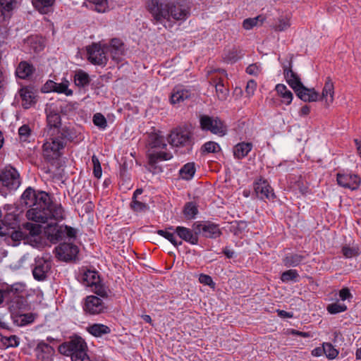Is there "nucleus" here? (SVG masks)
Wrapping results in <instances>:
<instances>
[{"label": "nucleus", "instance_id": "obj_1", "mask_svg": "<svg viewBox=\"0 0 361 361\" xmlns=\"http://www.w3.org/2000/svg\"><path fill=\"white\" fill-rule=\"evenodd\" d=\"M26 206L31 207L26 213L29 220L38 223H48L49 220L60 221L64 219V211L61 205L52 202L49 195L44 191H36L27 188L21 196Z\"/></svg>", "mask_w": 361, "mask_h": 361}, {"label": "nucleus", "instance_id": "obj_2", "mask_svg": "<svg viewBox=\"0 0 361 361\" xmlns=\"http://www.w3.org/2000/svg\"><path fill=\"white\" fill-rule=\"evenodd\" d=\"M145 8L154 25L171 20L183 23L191 15L192 2L190 0H147Z\"/></svg>", "mask_w": 361, "mask_h": 361}, {"label": "nucleus", "instance_id": "obj_3", "mask_svg": "<svg viewBox=\"0 0 361 361\" xmlns=\"http://www.w3.org/2000/svg\"><path fill=\"white\" fill-rule=\"evenodd\" d=\"M60 135L52 138L51 142H47L43 145V156L44 159L51 163H54L63 154L62 150L68 142L67 130L66 127L62 128Z\"/></svg>", "mask_w": 361, "mask_h": 361}, {"label": "nucleus", "instance_id": "obj_4", "mask_svg": "<svg viewBox=\"0 0 361 361\" xmlns=\"http://www.w3.org/2000/svg\"><path fill=\"white\" fill-rule=\"evenodd\" d=\"M169 143L173 147L185 148L183 153H190L194 145L192 132L186 127H177L173 129L168 138Z\"/></svg>", "mask_w": 361, "mask_h": 361}, {"label": "nucleus", "instance_id": "obj_5", "mask_svg": "<svg viewBox=\"0 0 361 361\" xmlns=\"http://www.w3.org/2000/svg\"><path fill=\"white\" fill-rule=\"evenodd\" d=\"M200 126L204 131H209L212 134L220 137L227 133V126L219 117L208 115H200L199 118Z\"/></svg>", "mask_w": 361, "mask_h": 361}, {"label": "nucleus", "instance_id": "obj_6", "mask_svg": "<svg viewBox=\"0 0 361 361\" xmlns=\"http://www.w3.org/2000/svg\"><path fill=\"white\" fill-rule=\"evenodd\" d=\"M81 280L85 286L91 287L97 295L102 298L108 297L106 287L102 283L98 271L88 269L81 275Z\"/></svg>", "mask_w": 361, "mask_h": 361}, {"label": "nucleus", "instance_id": "obj_7", "mask_svg": "<svg viewBox=\"0 0 361 361\" xmlns=\"http://www.w3.org/2000/svg\"><path fill=\"white\" fill-rule=\"evenodd\" d=\"M0 181L9 190H16L20 185V174L11 166H6L0 173Z\"/></svg>", "mask_w": 361, "mask_h": 361}, {"label": "nucleus", "instance_id": "obj_8", "mask_svg": "<svg viewBox=\"0 0 361 361\" xmlns=\"http://www.w3.org/2000/svg\"><path fill=\"white\" fill-rule=\"evenodd\" d=\"M51 268V263L44 257H37L32 264V275L35 280L42 281L47 279Z\"/></svg>", "mask_w": 361, "mask_h": 361}, {"label": "nucleus", "instance_id": "obj_9", "mask_svg": "<svg viewBox=\"0 0 361 361\" xmlns=\"http://www.w3.org/2000/svg\"><path fill=\"white\" fill-rule=\"evenodd\" d=\"M254 190L257 197L261 200L267 199L269 201H274L276 198L274 190L269 182L262 177L255 180Z\"/></svg>", "mask_w": 361, "mask_h": 361}, {"label": "nucleus", "instance_id": "obj_10", "mask_svg": "<svg viewBox=\"0 0 361 361\" xmlns=\"http://www.w3.org/2000/svg\"><path fill=\"white\" fill-rule=\"evenodd\" d=\"M44 233L51 243H56L68 235V226L51 222L44 228Z\"/></svg>", "mask_w": 361, "mask_h": 361}, {"label": "nucleus", "instance_id": "obj_11", "mask_svg": "<svg viewBox=\"0 0 361 361\" xmlns=\"http://www.w3.org/2000/svg\"><path fill=\"white\" fill-rule=\"evenodd\" d=\"M88 60L94 65L106 66L107 58L104 50L101 47L100 44L93 43L87 48Z\"/></svg>", "mask_w": 361, "mask_h": 361}, {"label": "nucleus", "instance_id": "obj_12", "mask_svg": "<svg viewBox=\"0 0 361 361\" xmlns=\"http://www.w3.org/2000/svg\"><path fill=\"white\" fill-rule=\"evenodd\" d=\"M106 308L102 300L95 295L87 296L83 305L84 311L92 315L104 312Z\"/></svg>", "mask_w": 361, "mask_h": 361}, {"label": "nucleus", "instance_id": "obj_13", "mask_svg": "<svg viewBox=\"0 0 361 361\" xmlns=\"http://www.w3.org/2000/svg\"><path fill=\"white\" fill-rule=\"evenodd\" d=\"M20 228V220L17 215L9 213L0 220V235L10 234L11 230Z\"/></svg>", "mask_w": 361, "mask_h": 361}, {"label": "nucleus", "instance_id": "obj_14", "mask_svg": "<svg viewBox=\"0 0 361 361\" xmlns=\"http://www.w3.org/2000/svg\"><path fill=\"white\" fill-rule=\"evenodd\" d=\"M336 180L338 184L351 190H357L361 183L360 178L355 174H347L338 173L336 175Z\"/></svg>", "mask_w": 361, "mask_h": 361}, {"label": "nucleus", "instance_id": "obj_15", "mask_svg": "<svg viewBox=\"0 0 361 361\" xmlns=\"http://www.w3.org/2000/svg\"><path fill=\"white\" fill-rule=\"evenodd\" d=\"M11 316H18L20 312H24L30 310V306L24 295L15 297L6 301Z\"/></svg>", "mask_w": 361, "mask_h": 361}, {"label": "nucleus", "instance_id": "obj_16", "mask_svg": "<svg viewBox=\"0 0 361 361\" xmlns=\"http://www.w3.org/2000/svg\"><path fill=\"white\" fill-rule=\"evenodd\" d=\"M35 353L37 361H53L54 349L43 341L38 343Z\"/></svg>", "mask_w": 361, "mask_h": 361}, {"label": "nucleus", "instance_id": "obj_17", "mask_svg": "<svg viewBox=\"0 0 361 361\" xmlns=\"http://www.w3.org/2000/svg\"><path fill=\"white\" fill-rule=\"evenodd\" d=\"M19 95L22 101V106L24 109H29L37 102L34 90L31 87H23L19 90Z\"/></svg>", "mask_w": 361, "mask_h": 361}, {"label": "nucleus", "instance_id": "obj_18", "mask_svg": "<svg viewBox=\"0 0 361 361\" xmlns=\"http://www.w3.org/2000/svg\"><path fill=\"white\" fill-rule=\"evenodd\" d=\"M109 51L112 59L116 62L121 61V56L125 54V44L119 38H113L110 41Z\"/></svg>", "mask_w": 361, "mask_h": 361}, {"label": "nucleus", "instance_id": "obj_19", "mask_svg": "<svg viewBox=\"0 0 361 361\" xmlns=\"http://www.w3.org/2000/svg\"><path fill=\"white\" fill-rule=\"evenodd\" d=\"M294 92L305 102H316L319 99V94L314 88H307L304 85L303 88L297 87Z\"/></svg>", "mask_w": 361, "mask_h": 361}, {"label": "nucleus", "instance_id": "obj_20", "mask_svg": "<svg viewBox=\"0 0 361 361\" xmlns=\"http://www.w3.org/2000/svg\"><path fill=\"white\" fill-rule=\"evenodd\" d=\"M176 234L181 239L191 245H197L198 243L199 237L197 233H194L193 231L184 227L177 226L175 229Z\"/></svg>", "mask_w": 361, "mask_h": 361}, {"label": "nucleus", "instance_id": "obj_21", "mask_svg": "<svg viewBox=\"0 0 361 361\" xmlns=\"http://www.w3.org/2000/svg\"><path fill=\"white\" fill-rule=\"evenodd\" d=\"M289 67H283V74L288 84L293 90L300 87V88H303V84L302 83L300 77L292 70L291 62L289 63Z\"/></svg>", "mask_w": 361, "mask_h": 361}, {"label": "nucleus", "instance_id": "obj_22", "mask_svg": "<svg viewBox=\"0 0 361 361\" xmlns=\"http://www.w3.org/2000/svg\"><path fill=\"white\" fill-rule=\"evenodd\" d=\"M222 232L219 228V225L210 221H204L202 228V235L207 238L215 239L220 237Z\"/></svg>", "mask_w": 361, "mask_h": 361}, {"label": "nucleus", "instance_id": "obj_23", "mask_svg": "<svg viewBox=\"0 0 361 361\" xmlns=\"http://www.w3.org/2000/svg\"><path fill=\"white\" fill-rule=\"evenodd\" d=\"M209 83L215 87L218 99L221 101H225L228 96L229 90L224 85L223 79L221 78H212Z\"/></svg>", "mask_w": 361, "mask_h": 361}, {"label": "nucleus", "instance_id": "obj_24", "mask_svg": "<svg viewBox=\"0 0 361 361\" xmlns=\"http://www.w3.org/2000/svg\"><path fill=\"white\" fill-rule=\"evenodd\" d=\"M4 292L5 300H9L15 297L23 295L25 292V285L20 283H14L3 289Z\"/></svg>", "mask_w": 361, "mask_h": 361}, {"label": "nucleus", "instance_id": "obj_25", "mask_svg": "<svg viewBox=\"0 0 361 361\" xmlns=\"http://www.w3.org/2000/svg\"><path fill=\"white\" fill-rule=\"evenodd\" d=\"M190 91L186 89H183L181 87H176L173 88L171 97L170 101L173 104H179L185 99L190 98Z\"/></svg>", "mask_w": 361, "mask_h": 361}, {"label": "nucleus", "instance_id": "obj_26", "mask_svg": "<svg viewBox=\"0 0 361 361\" xmlns=\"http://www.w3.org/2000/svg\"><path fill=\"white\" fill-rule=\"evenodd\" d=\"M35 71V67L32 64L27 61H20L16 68V75L20 79H27L33 74Z\"/></svg>", "mask_w": 361, "mask_h": 361}, {"label": "nucleus", "instance_id": "obj_27", "mask_svg": "<svg viewBox=\"0 0 361 361\" xmlns=\"http://www.w3.org/2000/svg\"><path fill=\"white\" fill-rule=\"evenodd\" d=\"M305 259V256L303 255L290 252L283 257L282 262L286 267H295L299 266Z\"/></svg>", "mask_w": 361, "mask_h": 361}, {"label": "nucleus", "instance_id": "obj_28", "mask_svg": "<svg viewBox=\"0 0 361 361\" xmlns=\"http://www.w3.org/2000/svg\"><path fill=\"white\" fill-rule=\"evenodd\" d=\"M87 349L85 341L80 336L73 335L69 336V354L78 353V350Z\"/></svg>", "mask_w": 361, "mask_h": 361}, {"label": "nucleus", "instance_id": "obj_29", "mask_svg": "<svg viewBox=\"0 0 361 361\" xmlns=\"http://www.w3.org/2000/svg\"><path fill=\"white\" fill-rule=\"evenodd\" d=\"M148 145L152 149H166V144L164 136L157 133H151L148 136Z\"/></svg>", "mask_w": 361, "mask_h": 361}, {"label": "nucleus", "instance_id": "obj_30", "mask_svg": "<svg viewBox=\"0 0 361 361\" xmlns=\"http://www.w3.org/2000/svg\"><path fill=\"white\" fill-rule=\"evenodd\" d=\"M252 149L251 142H242L237 144L233 149L234 157L238 159L245 157Z\"/></svg>", "mask_w": 361, "mask_h": 361}, {"label": "nucleus", "instance_id": "obj_31", "mask_svg": "<svg viewBox=\"0 0 361 361\" xmlns=\"http://www.w3.org/2000/svg\"><path fill=\"white\" fill-rule=\"evenodd\" d=\"M73 80L75 85L78 87H85L91 81L89 74L82 69H78L75 72Z\"/></svg>", "mask_w": 361, "mask_h": 361}, {"label": "nucleus", "instance_id": "obj_32", "mask_svg": "<svg viewBox=\"0 0 361 361\" xmlns=\"http://www.w3.org/2000/svg\"><path fill=\"white\" fill-rule=\"evenodd\" d=\"M87 331L94 337H101L103 335L111 333V329L108 326L102 324H94L90 325L87 327Z\"/></svg>", "mask_w": 361, "mask_h": 361}, {"label": "nucleus", "instance_id": "obj_33", "mask_svg": "<svg viewBox=\"0 0 361 361\" xmlns=\"http://www.w3.org/2000/svg\"><path fill=\"white\" fill-rule=\"evenodd\" d=\"M147 164H154L155 162H159L161 161H168L170 160L173 155L169 152H166L163 151L160 152H149L147 154Z\"/></svg>", "mask_w": 361, "mask_h": 361}, {"label": "nucleus", "instance_id": "obj_34", "mask_svg": "<svg viewBox=\"0 0 361 361\" xmlns=\"http://www.w3.org/2000/svg\"><path fill=\"white\" fill-rule=\"evenodd\" d=\"M196 171L194 162H188L184 164L179 171L180 177L185 180H191Z\"/></svg>", "mask_w": 361, "mask_h": 361}, {"label": "nucleus", "instance_id": "obj_35", "mask_svg": "<svg viewBox=\"0 0 361 361\" xmlns=\"http://www.w3.org/2000/svg\"><path fill=\"white\" fill-rule=\"evenodd\" d=\"M55 0H32L34 7L41 13H48L52 8Z\"/></svg>", "mask_w": 361, "mask_h": 361}, {"label": "nucleus", "instance_id": "obj_36", "mask_svg": "<svg viewBox=\"0 0 361 361\" xmlns=\"http://www.w3.org/2000/svg\"><path fill=\"white\" fill-rule=\"evenodd\" d=\"M329 94L330 96L329 102L332 103L334 100V86L330 77L326 78L324 86L322 90V97H319V99H325L326 102H328L327 97Z\"/></svg>", "mask_w": 361, "mask_h": 361}, {"label": "nucleus", "instance_id": "obj_37", "mask_svg": "<svg viewBox=\"0 0 361 361\" xmlns=\"http://www.w3.org/2000/svg\"><path fill=\"white\" fill-rule=\"evenodd\" d=\"M173 230L172 226H170L165 230H158L157 233L166 239H167L170 243H171L175 247H178L183 244L181 240H177L175 236V232L171 233L169 231Z\"/></svg>", "mask_w": 361, "mask_h": 361}, {"label": "nucleus", "instance_id": "obj_38", "mask_svg": "<svg viewBox=\"0 0 361 361\" xmlns=\"http://www.w3.org/2000/svg\"><path fill=\"white\" fill-rule=\"evenodd\" d=\"M277 93L283 99V102L289 105L293 98V93L287 89L286 86L283 84H278L275 88Z\"/></svg>", "mask_w": 361, "mask_h": 361}, {"label": "nucleus", "instance_id": "obj_39", "mask_svg": "<svg viewBox=\"0 0 361 361\" xmlns=\"http://www.w3.org/2000/svg\"><path fill=\"white\" fill-rule=\"evenodd\" d=\"M47 120L48 126H49L50 129L53 128L54 130H59V128L61 126V118L59 114L50 112L47 114Z\"/></svg>", "mask_w": 361, "mask_h": 361}, {"label": "nucleus", "instance_id": "obj_40", "mask_svg": "<svg viewBox=\"0 0 361 361\" xmlns=\"http://www.w3.org/2000/svg\"><path fill=\"white\" fill-rule=\"evenodd\" d=\"M291 183L293 184L292 188L298 190L302 195H305L309 193L307 182L301 176L297 177L295 180Z\"/></svg>", "mask_w": 361, "mask_h": 361}, {"label": "nucleus", "instance_id": "obj_41", "mask_svg": "<svg viewBox=\"0 0 361 361\" xmlns=\"http://www.w3.org/2000/svg\"><path fill=\"white\" fill-rule=\"evenodd\" d=\"M55 257L61 262H68V243H62L55 247Z\"/></svg>", "mask_w": 361, "mask_h": 361}, {"label": "nucleus", "instance_id": "obj_42", "mask_svg": "<svg viewBox=\"0 0 361 361\" xmlns=\"http://www.w3.org/2000/svg\"><path fill=\"white\" fill-rule=\"evenodd\" d=\"M20 326H25L32 323L35 319V314L32 313L20 312L18 316H13Z\"/></svg>", "mask_w": 361, "mask_h": 361}, {"label": "nucleus", "instance_id": "obj_43", "mask_svg": "<svg viewBox=\"0 0 361 361\" xmlns=\"http://www.w3.org/2000/svg\"><path fill=\"white\" fill-rule=\"evenodd\" d=\"M79 247L73 242H69V263H77L80 261L81 257Z\"/></svg>", "mask_w": 361, "mask_h": 361}, {"label": "nucleus", "instance_id": "obj_44", "mask_svg": "<svg viewBox=\"0 0 361 361\" xmlns=\"http://www.w3.org/2000/svg\"><path fill=\"white\" fill-rule=\"evenodd\" d=\"M200 151L202 154L217 153L221 151V147L217 142L208 141L201 147Z\"/></svg>", "mask_w": 361, "mask_h": 361}, {"label": "nucleus", "instance_id": "obj_45", "mask_svg": "<svg viewBox=\"0 0 361 361\" xmlns=\"http://www.w3.org/2000/svg\"><path fill=\"white\" fill-rule=\"evenodd\" d=\"M198 213L197 206L193 202H187L184 206L183 214L188 219L195 217Z\"/></svg>", "mask_w": 361, "mask_h": 361}, {"label": "nucleus", "instance_id": "obj_46", "mask_svg": "<svg viewBox=\"0 0 361 361\" xmlns=\"http://www.w3.org/2000/svg\"><path fill=\"white\" fill-rule=\"evenodd\" d=\"M322 351L329 360L335 359L339 353V351L331 343H324L322 344Z\"/></svg>", "mask_w": 361, "mask_h": 361}, {"label": "nucleus", "instance_id": "obj_47", "mask_svg": "<svg viewBox=\"0 0 361 361\" xmlns=\"http://www.w3.org/2000/svg\"><path fill=\"white\" fill-rule=\"evenodd\" d=\"M32 136V130L28 125H23L18 129L19 140L22 142H29Z\"/></svg>", "mask_w": 361, "mask_h": 361}, {"label": "nucleus", "instance_id": "obj_48", "mask_svg": "<svg viewBox=\"0 0 361 361\" xmlns=\"http://www.w3.org/2000/svg\"><path fill=\"white\" fill-rule=\"evenodd\" d=\"M299 274L295 269H288L283 271L280 277V279L283 283H288L290 281H297Z\"/></svg>", "mask_w": 361, "mask_h": 361}, {"label": "nucleus", "instance_id": "obj_49", "mask_svg": "<svg viewBox=\"0 0 361 361\" xmlns=\"http://www.w3.org/2000/svg\"><path fill=\"white\" fill-rule=\"evenodd\" d=\"M87 349L78 350V353L69 354L71 361H90V357L87 353Z\"/></svg>", "mask_w": 361, "mask_h": 361}, {"label": "nucleus", "instance_id": "obj_50", "mask_svg": "<svg viewBox=\"0 0 361 361\" xmlns=\"http://www.w3.org/2000/svg\"><path fill=\"white\" fill-rule=\"evenodd\" d=\"M130 207L135 212H144L149 209L146 203L138 201L137 199H132Z\"/></svg>", "mask_w": 361, "mask_h": 361}, {"label": "nucleus", "instance_id": "obj_51", "mask_svg": "<svg viewBox=\"0 0 361 361\" xmlns=\"http://www.w3.org/2000/svg\"><path fill=\"white\" fill-rule=\"evenodd\" d=\"M1 341L5 348L17 347L19 345L18 338L15 335L10 336H1Z\"/></svg>", "mask_w": 361, "mask_h": 361}, {"label": "nucleus", "instance_id": "obj_52", "mask_svg": "<svg viewBox=\"0 0 361 361\" xmlns=\"http://www.w3.org/2000/svg\"><path fill=\"white\" fill-rule=\"evenodd\" d=\"M326 309H327V311L330 314H335L345 312L347 310V306L345 304L334 302V303L329 304L327 306Z\"/></svg>", "mask_w": 361, "mask_h": 361}, {"label": "nucleus", "instance_id": "obj_53", "mask_svg": "<svg viewBox=\"0 0 361 361\" xmlns=\"http://www.w3.org/2000/svg\"><path fill=\"white\" fill-rule=\"evenodd\" d=\"M93 123L101 129H105L107 126L106 118L101 113H97L93 116Z\"/></svg>", "mask_w": 361, "mask_h": 361}, {"label": "nucleus", "instance_id": "obj_54", "mask_svg": "<svg viewBox=\"0 0 361 361\" xmlns=\"http://www.w3.org/2000/svg\"><path fill=\"white\" fill-rule=\"evenodd\" d=\"M90 4L94 5V10L99 13H104L108 8L107 0H87Z\"/></svg>", "mask_w": 361, "mask_h": 361}, {"label": "nucleus", "instance_id": "obj_55", "mask_svg": "<svg viewBox=\"0 0 361 361\" xmlns=\"http://www.w3.org/2000/svg\"><path fill=\"white\" fill-rule=\"evenodd\" d=\"M290 26L289 19L287 17L279 18L278 22L274 25L276 31L281 32L287 30Z\"/></svg>", "mask_w": 361, "mask_h": 361}, {"label": "nucleus", "instance_id": "obj_56", "mask_svg": "<svg viewBox=\"0 0 361 361\" xmlns=\"http://www.w3.org/2000/svg\"><path fill=\"white\" fill-rule=\"evenodd\" d=\"M92 162L93 164V174L94 177L97 178H101L102 174V166L96 155L92 157Z\"/></svg>", "mask_w": 361, "mask_h": 361}, {"label": "nucleus", "instance_id": "obj_57", "mask_svg": "<svg viewBox=\"0 0 361 361\" xmlns=\"http://www.w3.org/2000/svg\"><path fill=\"white\" fill-rule=\"evenodd\" d=\"M16 0H0V6L2 11L9 12L16 7Z\"/></svg>", "mask_w": 361, "mask_h": 361}, {"label": "nucleus", "instance_id": "obj_58", "mask_svg": "<svg viewBox=\"0 0 361 361\" xmlns=\"http://www.w3.org/2000/svg\"><path fill=\"white\" fill-rule=\"evenodd\" d=\"M342 254L346 258H351L355 256L359 255V249L357 247H350L349 246L345 245L341 249Z\"/></svg>", "mask_w": 361, "mask_h": 361}, {"label": "nucleus", "instance_id": "obj_59", "mask_svg": "<svg viewBox=\"0 0 361 361\" xmlns=\"http://www.w3.org/2000/svg\"><path fill=\"white\" fill-rule=\"evenodd\" d=\"M8 235L11 236V238L14 242H19L21 240L25 238L27 236V234L20 231V228H17L11 230Z\"/></svg>", "mask_w": 361, "mask_h": 361}, {"label": "nucleus", "instance_id": "obj_60", "mask_svg": "<svg viewBox=\"0 0 361 361\" xmlns=\"http://www.w3.org/2000/svg\"><path fill=\"white\" fill-rule=\"evenodd\" d=\"M25 228L26 230L29 231V234L32 236L38 235L42 231L41 227L39 225H36L32 223H26L25 224Z\"/></svg>", "mask_w": 361, "mask_h": 361}, {"label": "nucleus", "instance_id": "obj_61", "mask_svg": "<svg viewBox=\"0 0 361 361\" xmlns=\"http://www.w3.org/2000/svg\"><path fill=\"white\" fill-rule=\"evenodd\" d=\"M200 283L209 286L211 288H214L215 286V283L213 281L212 278L204 274H200L199 276Z\"/></svg>", "mask_w": 361, "mask_h": 361}, {"label": "nucleus", "instance_id": "obj_62", "mask_svg": "<svg viewBox=\"0 0 361 361\" xmlns=\"http://www.w3.org/2000/svg\"><path fill=\"white\" fill-rule=\"evenodd\" d=\"M224 59L227 63H233L236 62L239 57L238 56L237 51L235 50H232L228 51L225 56L224 57Z\"/></svg>", "mask_w": 361, "mask_h": 361}, {"label": "nucleus", "instance_id": "obj_63", "mask_svg": "<svg viewBox=\"0 0 361 361\" xmlns=\"http://www.w3.org/2000/svg\"><path fill=\"white\" fill-rule=\"evenodd\" d=\"M258 22V18H246L243 20V27L245 30H250L254 26L257 25Z\"/></svg>", "mask_w": 361, "mask_h": 361}, {"label": "nucleus", "instance_id": "obj_64", "mask_svg": "<svg viewBox=\"0 0 361 361\" xmlns=\"http://www.w3.org/2000/svg\"><path fill=\"white\" fill-rule=\"evenodd\" d=\"M257 87V83L254 80H250L247 82L245 92L248 96H252L254 94L255 90Z\"/></svg>", "mask_w": 361, "mask_h": 361}]
</instances>
